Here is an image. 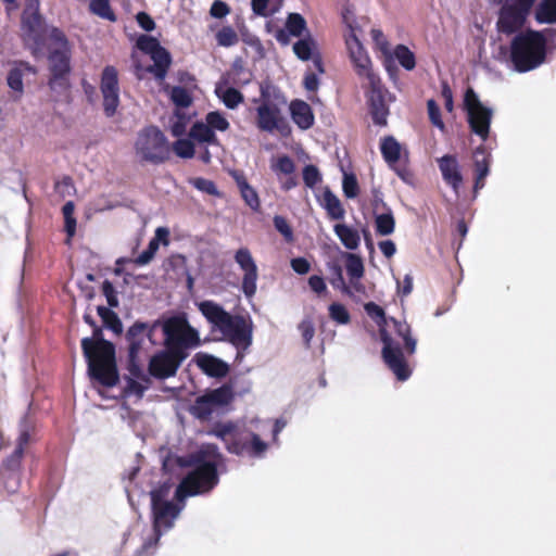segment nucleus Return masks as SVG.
<instances>
[{"mask_svg":"<svg viewBox=\"0 0 556 556\" xmlns=\"http://www.w3.org/2000/svg\"><path fill=\"white\" fill-rule=\"evenodd\" d=\"M299 330L301 332L305 346L309 348L311 341L313 340L315 334V327L312 319L304 318L299 325Z\"/></svg>","mask_w":556,"mask_h":556,"instance_id":"nucleus-51","label":"nucleus"},{"mask_svg":"<svg viewBox=\"0 0 556 556\" xmlns=\"http://www.w3.org/2000/svg\"><path fill=\"white\" fill-rule=\"evenodd\" d=\"M314 49H316V42L311 36L300 39L293 45L294 54L302 61H308Z\"/></svg>","mask_w":556,"mask_h":556,"instance_id":"nucleus-36","label":"nucleus"},{"mask_svg":"<svg viewBox=\"0 0 556 556\" xmlns=\"http://www.w3.org/2000/svg\"><path fill=\"white\" fill-rule=\"evenodd\" d=\"M161 326L164 333L165 350L156 353L149 363L150 374L159 379L176 375L182 362L188 357L189 350L200 345L198 330L190 326L184 316H173L157 320L153 329Z\"/></svg>","mask_w":556,"mask_h":556,"instance_id":"nucleus-2","label":"nucleus"},{"mask_svg":"<svg viewBox=\"0 0 556 556\" xmlns=\"http://www.w3.org/2000/svg\"><path fill=\"white\" fill-rule=\"evenodd\" d=\"M192 185L194 186V188H197L198 190L202 191V192H205L207 194H211V195H218L219 192L215 186V184L210 180V179H205V178H195L193 181H192Z\"/></svg>","mask_w":556,"mask_h":556,"instance_id":"nucleus-55","label":"nucleus"},{"mask_svg":"<svg viewBox=\"0 0 556 556\" xmlns=\"http://www.w3.org/2000/svg\"><path fill=\"white\" fill-rule=\"evenodd\" d=\"M323 206L331 219H343L345 211L338 199L329 189H326L323 195Z\"/></svg>","mask_w":556,"mask_h":556,"instance_id":"nucleus-26","label":"nucleus"},{"mask_svg":"<svg viewBox=\"0 0 556 556\" xmlns=\"http://www.w3.org/2000/svg\"><path fill=\"white\" fill-rule=\"evenodd\" d=\"M213 332H219L236 349V359L241 361L252 344L253 324L242 315H231L218 303L205 300L197 303Z\"/></svg>","mask_w":556,"mask_h":556,"instance_id":"nucleus-3","label":"nucleus"},{"mask_svg":"<svg viewBox=\"0 0 556 556\" xmlns=\"http://www.w3.org/2000/svg\"><path fill=\"white\" fill-rule=\"evenodd\" d=\"M7 84L15 93L14 99L21 98L24 92L23 72L21 67H13L7 76Z\"/></svg>","mask_w":556,"mask_h":556,"instance_id":"nucleus-37","label":"nucleus"},{"mask_svg":"<svg viewBox=\"0 0 556 556\" xmlns=\"http://www.w3.org/2000/svg\"><path fill=\"white\" fill-rule=\"evenodd\" d=\"M22 39L31 54L38 59L43 55V21L39 13L38 0H27L21 17Z\"/></svg>","mask_w":556,"mask_h":556,"instance_id":"nucleus-9","label":"nucleus"},{"mask_svg":"<svg viewBox=\"0 0 556 556\" xmlns=\"http://www.w3.org/2000/svg\"><path fill=\"white\" fill-rule=\"evenodd\" d=\"M97 311L105 327L115 333H121L123 331L121 319L110 307L98 306Z\"/></svg>","mask_w":556,"mask_h":556,"instance_id":"nucleus-34","label":"nucleus"},{"mask_svg":"<svg viewBox=\"0 0 556 556\" xmlns=\"http://www.w3.org/2000/svg\"><path fill=\"white\" fill-rule=\"evenodd\" d=\"M321 180V175L315 165H306L303 168V181L306 187L314 188Z\"/></svg>","mask_w":556,"mask_h":556,"instance_id":"nucleus-49","label":"nucleus"},{"mask_svg":"<svg viewBox=\"0 0 556 556\" xmlns=\"http://www.w3.org/2000/svg\"><path fill=\"white\" fill-rule=\"evenodd\" d=\"M531 8L516 0L506 1L500 11L497 29L505 35H511L522 28Z\"/></svg>","mask_w":556,"mask_h":556,"instance_id":"nucleus-15","label":"nucleus"},{"mask_svg":"<svg viewBox=\"0 0 556 556\" xmlns=\"http://www.w3.org/2000/svg\"><path fill=\"white\" fill-rule=\"evenodd\" d=\"M101 92L103 96V109L106 116H113L119 104V89L117 71L113 66H106L101 77Z\"/></svg>","mask_w":556,"mask_h":556,"instance_id":"nucleus-17","label":"nucleus"},{"mask_svg":"<svg viewBox=\"0 0 556 556\" xmlns=\"http://www.w3.org/2000/svg\"><path fill=\"white\" fill-rule=\"evenodd\" d=\"M230 9L228 4L222 0H215L210 9V14L215 18H223L228 15Z\"/></svg>","mask_w":556,"mask_h":556,"instance_id":"nucleus-58","label":"nucleus"},{"mask_svg":"<svg viewBox=\"0 0 556 556\" xmlns=\"http://www.w3.org/2000/svg\"><path fill=\"white\" fill-rule=\"evenodd\" d=\"M329 316L338 324L345 325L350 321V314L348 309L339 303H332L329 306Z\"/></svg>","mask_w":556,"mask_h":556,"instance_id":"nucleus-46","label":"nucleus"},{"mask_svg":"<svg viewBox=\"0 0 556 556\" xmlns=\"http://www.w3.org/2000/svg\"><path fill=\"white\" fill-rule=\"evenodd\" d=\"M268 2L269 0H251V5H252V10L254 12V14L258 15V16H267L268 15V11H267V5H268Z\"/></svg>","mask_w":556,"mask_h":556,"instance_id":"nucleus-64","label":"nucleus"},{"mask_svg":"<svg viewBox=\"0 0 556 556\" xmlns=\"http://www.w3.org/2000/svg\"><path fill=\"white\" fill-rule=\"evenodd\" d=\"M210 433L220 439L229 453L238 456L263 458L268 450V443L238 422H218Z\"/></svg>","mask_w":556,"mask_h":556,"instance_id":"nucleus-4","label":"nucleus"},{"mask_svg":"<svg viewBox=\"0 0 556 556\" xmlns=\"http://www.w3.org/2000/svg\"><path fill=\"white\" fill-rule=\"evenodd\" d=\"M90 11L101 18L114 22L115 14L111 10L109 0H91L89 3Z\"/></svg>","mask_w":556,"mask_h":556,"instance_id":"nucleus-38","label":"nucleus"},{"mask_svg":"<svg viewBox=\"0 0 556 556\" xmlns=\"http://www.w3.org/2000/svg\"><path fill=\"white\" fill-rule=\"evenodd\" d=\"M174 152L184 159H191L194 155V146L188 139H178L173 146Z\"/></svg>","mask_w":556,"mask_h":556,"instance_id":"nucleus-45","label":"nucleus"},{"mask_svg":"<svg viewBox=\"0 0 556 556\" xmlns=\"http://www.w3.org/2000/svg\"><path fill=\"white\" fill-rule=\"evenodd\" d=\"M342 189L348 199H354L358 194V184L353 174H344Z\"/></svg>","mask_w":556,"mask_h":556,"instance_id":"nucleus-48","label":"nucleus"},{"mask_svg":"<svg viewBox=\"0 0 556 556\" xmlns=\"http://www.w3.org/2000/svg\"><path fill=\"white\" fill-rule=\"evenodd\" d=\"M394 55L405 70L412 71L415 67V55L406 46H396L394 50Z\"/></svg>","mask_w":556,"mask_h":556,"instance_id":"nucleus-40","label":"nucleus"},{"mask_svg":"<svg viewBox=\"0 0 556 556\" xmlns=\"http://www.w3.org/2000/svg\"><path fill=\"white\" fill-rule=\"evenodd\" d=\"M535 18L541 24H555L556 0H542L536 9Z\"/></svg>","mask_w":556,"mask_h":556,"instance_id":"nucleus-30","label":"nucleus"},{"mask_svg":"<svg viewBox=\"0 0 556 556\" xmlns=\"http://www.w3.org/2000/svg\"><path fill=\"white\" fill-rule=\"evenodd\" d=\"M170 99L179 108H188L191 104V97L184 87H174Z\"/></svg>","mask_w":556,"mask_h":556,"instance_id":"nucleus-47","label":"nucleus"},{"mask_svg":"<svg viewBox=\"0 0 556 556\" xmlns=\"http://www.w3.org/2000/svg\"><path fill=\"white\" fill-rule=\"evenodd\" d=\"M345 269L349 278L362 279L364 276V264L361 256L354 253H344Z\"/></svg>","mask_w":556,"mask_h":556,"instance_id":"nucleus-33","label":"nucleus"},{"mask_svg":"<svg viewBox=\"0 0 556 556\" xmlns=\"http://www.w3.org/2000/svg\"><path fill=\"white\" fill-rule=\"evenodd\" d=\"M102 291L104 296L106 298L109 306L116 307L118 305L117 293L115 291L114 286L109 280H105L103 282Z\"/></svg>","mask_w":556,"mask_h":556,"instance_id":"nucleus-57","label":"nucleus"},{"mask_svg":"<svg viewBox=\"0 0 556 556\" xmlns=\"http://www.w3.org/2000/svg\"><path fill=\"white\" fill-rule=\"evenodd\" d=\"M381 154L390 167H394L401 157V144L392 136L386 137L380 146Z\"/></svg>","mask_w":556,"mask_h":556,"instance_id":"nucleus-24","label":"nucleus"},{"mask_svg":"<svg viewBox=\"0 0 556 556\" xmlns=\"http://www.w3.org/2000/svg\"><path fill=\"white\" fill-rule=\"evenodd\" d=\"M218 46L229 48L239 42V37L231 26L222 27L215 35Z\"/></svg>","mask_w":556,"mask_h":556,"instance_id":"nucleus-39","label":"nucleus"},{"mask_svg":"<svg viewBox=\"0 0 556 556\" xmlns=\"http://www.w3.org/2000/svg\"><path fill=\"white\" fill-rule=\"evenodd\" d=\"M135 150L141 161L151 164L163 163L170 153L166 137L154 126H149L138 134Z\"/></svg>","mask_w":556,"mask_h":556,"instance_id":"nucleus-10","label":"nucleus"},{"mask_svg":"<svg viewBox=\"0 0 556 556\" xmlns=\"http://www.w3.org/2000/svg\"><path fill=\"white\" fill-rule=\"evenodd\" d=\"M292 269L299 275H305L311 269L309 262L304 257H295L291 260Z\"/></svg>","mask_w":556,"mask_h":556,"instance_id":"nucleus-61","label":"nucleus"},{"mask_svg":"<svg viewBox=\"0 0 556 556\" xmlns=\"http://www.w3.org/2000/svg\"><path fill=\"white\" fill-rule=\"evenodd\" d=\"M274 226L278 232H280L287 241L293 240V232L291 227L289 226L287 219L282 216L274 217Z\"/></svg>","mask_w":556,"mask_h":556,"instance_id":"nucleus-53","label":"nucleus"},{"mask_svg":"<svg viewBox=\"0 0 556 556\" xmlns=\"http://www.w3.org/2000/svg\"><path fill=\"white\" fill-rule=\"evenodd\" d=\"M371 38L375 41L376 46L384 53H389V43L383 35V33L380 29H372L371 30Z\"/></svg>","mask_w":556,"mask_h":556,"instance_id":"nucleus-60","label":"nucleus"},{"mask_svg":"<svg viewBox=\"0 0 556 556\" xmlns=\"http://www.w3.org/2000/svg\"><path fill=\"white\" fill-rule=\"evenodd\" d=\"M48 38L50 40L48 61L51 73L49 86L53 91L63 92L68 88L72 48L65 34L56 27L50 28Z\"/></svg>","mask_w":556,"mask_h":556,"instance_id":"nucleus-7","label":"nucleus"},{"mask_svg":"<svg viewBox=\"0 0 556 556\" xmlns=\"http://www.w3.org/2000/svg\"><path fill=\"white\" fill-rule=\"evenodd\" d=\"M195 363L210 377L222 378L229 371V366L226 362L210 354L198 353L195 355Z\"/></svg>","mask_w":556,"mask_h":556,"instance_id":"nucleus-21","label":"nucleus"},{"mask_svg":"<svg viewBox=\"0 0 556 556\" xmlns=\"http://www.w3.org/2000/svg\"><path fill=\"white\" fill-rule=\"evenodd\" d=\"M217 96L222 99L223 103L228 109H236L241 102H243L242 93L235 88H226L222 90L219 87L216 88Z\"/></svg>","mask_w":556,"mask_h":556,"instance_id":"nucleus-35","label":"nucleus"},{"mask_svg":"<svg viewBox=\"0 0 556 556\" xmlns=\"http://www.w3.org/2000/svg\"><path fill=\"white\" fill-rule=\"evenodd\" d=\"M242 188L239 189L242 199L253 211H258L260 208V199L257 192L253 187H251L248 182H241Z\"/></svg>","mask_w":556,"mask_h":556,"instance_id":"nucleus-44","label":"nucleus"},{"mask_svg":"<svg viewBox=\"0 0 556 556\" xmlns=\"http://www.w3.org/2000/svg\"><path fill=\"white\" fill-rule=\"evenodd\" d=\"M169 491H170V485L167 483H164L159 489L152 490L150 492L151 504L168 502L167 497L169 495Z\"/></svg>","mask_w":556,"mask_h":556,"instance_id":"nucleus-56","label":"nucleus"},{"mask_svg":"<svg viewBox=\"0 0 556 556\" xmlns=\"http://www.w3.org/2000/svg\"><path fill=\"white\" fill-rule=\"evenodd\" d=\"M81 349L88 364V374L105 387H113L118 381L115 364V348L104 340L84 338Z\"/></svg>","mask_w":556,"mask_h":556,"instance_id":"nucleus-5","label":"nucleus"},{"mask_svg":"<svg viewBox=\"0 0 556 556\" xmlns=\"http://www.w3.org/2000/svg\"><path fill=\"white\" fill-rule=\"evenodd\" d=\"M255 123L261 131L269 134L278 131L282 136L289 132L287 119L280 108L268 99L263 100L256 108Z\"/></svg>","mask_w":556,"mask_h":556,"instance_id":"nucleus-13","label":"nucleus"},{"mask_svg":"<svg viewBox=\"0 0 556 556\" xmlns=\"http://www.w3.org/2000/svg\"><path fill=\"white\" fill-rule=\"evenodd\" d=\"M395 170L396 175L404 181L405 184L413 186L414 185V175L413 173L405 166L400 167L394 165V167H391Z\"/></svg>","mask_w":556,"mask_h":556,"instance_id":"nucleus-63","label":"nucleus"},{"mask_svg":"<svg viewBox=\"0 0 556 556\" xmlns=\"http://www.w3.org/2000/svg\"><path fill=\"white\" fill-rule=\"evenodd\" d=\"M334 233L340 239L341 243L349 250H356L361 242V237L357 230L349 227L345 224H337L333 227Z\"/></svg>","mask_w":556,"mask_h":556,"instance_id":"nucleus-25","label":"nucleus"},{"mask_svg":"<svg viewBox=\"0 0 556 556\" xmlns=\"http://www.w3.org/2000/svg\"><path fill=\"white\" fill-rule=\"evenodd\" d=\"M205 123L211 127L213 131H226L229 128V122L218 111L207 113L205 117Z\"/></svg>","mask_w":556,"mask_h":556,"instance_id":"nucleus-43","label":"nucleus"},{"mask_svg":"<svg viewBox=\"0 0 556 556\" xmlns=\"http://www.w3.org/2000/svg\"><path fill=\"white\" fill-rule=\"evenodd\" d=\"M190 138L197 140L201 143H210L217 144L218 140L215 132L211 129V127L203 122H197L192 125L190 132Z\"/></svg>","mask_w":556,"mask_h":556,"instance_id":"nucleus-27","label":"nucleus"},{"mask_svg":"<svg viewBox=\"0 0 556 556\" xmlns=\"http://www.w3.org/2000/svg\"><path fill=\"white\" fill-rule=\"evenodd\" d=\"M346 46L357 75L366 78L367 81L371 80V78H378L371 70V61L367 52L355 34L352 33L346 38Z\"/></svg>","mask_w":556,"mask_h":556,"instance_id":"nucleus-19","label":"nucleus"},{"mask_svg":"<svg viewBox=\"0 0 556 556\" xmlns=\"http://www.w3.org/2000/svg\"><path fill=\"white\" fill-rule=\"evenodd\" d=\"M438 165L443 180L450 185L457 194L463 182V176L456 157L453 155H444L438 160Z\"/></svg>","mask_w":556,"mask_h":556,"instance_id":"nucleus-20","label":"nucleus"},{"mask_svg":"<svg viewBox=\"0 0 556 556\" xmlns=\"http://www.w3.org/2000/svg\"><path fill=\"white\" fill-rule=\"evenodd\" d=\"M464 106L470 130L485 141L490 134L492 109L484 106L478 94L470 88L465 92Z\"/></svg>","mask_w":556,"mask_h":556,"instance_id":"nucleus-12","label":"nucleus"},{"mask_svg":"<svg viewBox=\"0 0 556 556\" xmlns=\"http://www.w3.org/2000/svg\"><path fill=\"white\" fill-rule=\"evenodd\" d=\"M371 192H372L371 205H372L374 214H377L380 211L382 212V211L390 208L383 201V194L378 188H372Z\"/></svg>","mask_w":556,"mask_h":556,"instance_id":"nucleus-59","label":"nucleus"},{"mask_svg":"<svg viewBox=\"0 0 556 556\" xmlns=\"http://www.w3.org/2000/svg\"><path fill=\"white\" fill-rule=\"evenodd\" d=\"M286 27L290 35L299 37L305 29L306 22L301 14L290 13L287 18Z\"/></svg>","mask_w":556,"mask_h":556,"instance_id":"nucleus-42","label":"nucleus"},{"mask_svg":"<svg viewBox=\"0 0 556 556\" xmlns=\"http://www.w3.org/2000/svg\"><path fill=\"white\" fill-rule=\"evenodd\" d=\"M546 38L542 31L528 30L517 34L510 43V60L520 73L532 71L544 63Z\"/></svg>","mask_w":556,"mask_h":556,"instance_id":"nucleus-6","label":"nucleus"},{"mask_svg":"<svg viewBox=\"0 0 556 556\" xmlns=\"http://www.w3.org/2000/svg\"><path fill=\"white\" fill-rule=\"evenodd\" d=\"M29 439H30V434H29L28 426L25 422H23L21 425V433H20V437L17 440V446L15 448V456H14L15 459L23 456L24 447H25V445L28 444Z\"/></svg>","mask_w":556,"mask_h":556,"instance_id":"nucleus-54","label":"nucleus"},{"mask_svg":"<svg viewBox=\"0 0 556 556\" xmlns=\"http://www.w3.org/2000/svg\"><path fill=\"white\" fill-rule=\"evenodd\" d=\"M273 169L285 175H291L295 166L291 157L283 155L278 157L277 162L273 165Z\"/></svg>","mask_w":556,"mask_h":556,"instance_id":"nucleus-52","label":"nucleus"},{"mask_svg":"<svg viewBox=\"0 0 556 556\" xmlns=\"http://www.w3.org/2000/svg\"><path fill=\"white\" fill-rule=\"evenodd\" d=\"M137 23L146 31H152L155 28V23L152 17L146 12H139L136 15Z\"/></svg>","mask_w":556,"mask_h":556,"instance_id":"nucleus-62","label":"nucleus"},{"mask_svg":"<svg viewBox=\"0 0 556 556\" xmlns=\"http://www.w3.org/2000/svg\"><path fill=\"white\" fill-rule=\"evenodd\" d=\"M365 311L371 318H379V325H381V321L384 324L387 323L383 309L376 303H367L365 305ZM380 327V338L383 343L382 358L395 377L401 381H405L409 378L412 372L404 357L403 351L399 342H396L382 326Z\"/></svg>","mask_w":556,"mask_h":556,"instance_id":"nucleus-8","label":"nucleus"},{"mask_svg":"<svg viewBox=\"0 0 556 556\" xmlns=\"http://www.w3.org/2000/svg\"><path fill=\"white\" fill-rule=\"evenodd\" d=\"M376 231L380 236H389L393 233L395 228V219L391 208L375 214Z\"/></svg>","mask_w":556,"mask_h":556,"instance_id":"nucleus-29","label":"nucleus"},{"mask_svg":"<svg viewBox=\"0 0 556 556\" xmlns=\"http://www.w3.org/2000/svg\"><path fill=\"white\" fill-rule=\"evenodd\" d=\"M427 109H428V115L429 119L432 123L433 126L438 127L439 129H444V123L441 118V111L439 105L433 99L428 100L427 102Z\"/></svg>","mask_w":556,"mask_h":556,"instance_id":"nucleus-50","label":"nucleus"},{"mask_svg":"<svg viewBox=\"0 0 556 556\" xmlns=\"http://www.w3.org/2000/svg\"><path fill=\"white\" fill-rule=\"evenodd\" d=\"M330 271L329 281L334 289L340 290L342 293L352 296L351 288L345 283L343 278L342 267L338 263L328 264Z\"/></svg>","mask_w":556,"mask_h":556,"instance_id":"nucleus-32","label":"nucleus"},{"mask_svg":"<svg viewBox=\"0 0 556 556\" xmlns=\"http://www.w3.org/2000/svg\"><path fill=\"white\" fill-rule=\"evenodd\" d=\"M231 400V389L223 386L197 397L190 407V414L198 419H208L217 408L227 405Z\"/></svg>","mask_w":556,"mask_h":556,"instance_id":"nucleus-14","label":"nucleus"},{"mask_svg":"<svg viewBox=\"0 0 556 556\" xmlns=\"http://www.w3.org/2000/svg\"><path fill=\"white\" fill-rule=\"evenodd\" d=\"M479 155H484V148L479 147L475 151V167H476V181H475V191L483 188L484 178L489 175V162L485 156L481 160Z\"/></svg>","mask_w":556,"mask_h":556,"instance_id":"nucleus-28","label":"nucleus"},{"mask_svg":"<svg viewBox=\"0 0 556 556\" xmlns=\"http://www.w3.org/2000/svg\"><path fill=\"white\" fill-rule=\"evenodd\" d=\"M369 90L367 93L370 114L375 124L379 126L387 125L389 108L386 103L384 91L380 78H371L368 81Z\"/></svg>","mask_w":556,"mask_h":556,"instance_id":"nucleus-18","label":"nucleus"},{"mask_svg":"<svg viewBox=\"0 0 556 556\" xmlns=\"http://www.w3.org/2000/svg\"><path fill=\"white\" fill-rule=\"evenodd\" d=\"M390 321L393 324L396 334L403 339L408 354H414L417 341L410 334V327L406 323H402L395 318H390Z\"/></svg>","mask_w":556,"mask_h":556,"instance_id":"nucleus-31","label":"nucleus"},{"mask_svg":"<svg viewBox=\"0 0 556 556\" xmlns=\"http://www.w3.org/2000/svg\"><path fill=\"white\" fill-rule=\"evenodd\" d=\"M74 210L75 205L72 201L66 202L62 208L64 215L65 231L68 237L67 241H70L76 232V219L74 217Z\"/></svg>","mask_w":556,"mask_h":556,"instance_id":"nucleus-41","label":"nucleus"},{"mask_svg":"<svg viewBox=\"0 0 556 556\" xmlns=\"http://www.w3.org/2000/svg\"><path fill=\"white\" fill-rule=\"evenodd\" d=\"M290 113L293 122L301 129H308L314 124V115L311 106L301 100L292 101L290 104Z\"/></svg>","mask_w":556,"mask_h":556,"instance_id":"nucleus-23","label":"nucleus"},{"mask_svg":"<svg viewBox=\"0 0 556 556\" xmlns=\"http://www.w3.org/2000/svg\"><path fill=\"white\" fill-rule=\"evenodd\" d=\"M147 337H151V331H148V325L144 323H136L128 329L129 357L132 361L137 357Z\"/></svg>","mask_w":556,"mask_h":556,"instance_id":"nucleus-22","label":"nucleus"},{"mask_svg":"<svg viewBox=\"0 0 556 556\" xmlns=\"http://www.w3.org/2000/svg\"><path fill=\"white\" fill-rule=\"evenodd\" d=\"M137 48L143 53L150 55L153 61L152 65L143 67L141 65L136 66V74L139 79L143 78L142 73H151L155 79L162 81L165 79L168 68L172 64V56L169 52L163 48L157 39L151 36L141 35L137 39Z\"/></svg>","mask_w":556,"mask_h":556,"instance_id":"nucleus-11","label":"nucleus"},{"mask_svg":"<svg viewBox=\"0 0 556 556\" xmlns=\"http://www.w3.org/2000/svg\"><path fill=\"white\" fill-rule=\"evenodd\" d=\"M215 445H206L195 455V466L181 480L175 492V498L179 504L173 502L156 503L152 505L153 528L155 538L144 542L142 553L149 555V549L156 545L162 530L167 531L174 526V521L184 509V501L188 496H195L210 492L218 483V473L216 464L211 460H204V454L215 456L217 454Z\"/></svg>","mask_w":556,"mask_h":556,"instance_id":"nucleus-1","label":"nucleus"},{"mask_svg":"<svg viewBox=\"0 0 556 556\" xmlns=\"http://www.w3.org/2000/svg\"><path fill=\"white\" fill-rule=\"evenodd\" d=\"M235 261L243 271L242 278V292L247 298H252L256 293V282L258 278V271L256 263L247 248H240L235 253Z\"/></svg>","mask_w":556,"mask_h":556,"instance_id":"nucleus-16","label":"nucleus"}]
</instances>
